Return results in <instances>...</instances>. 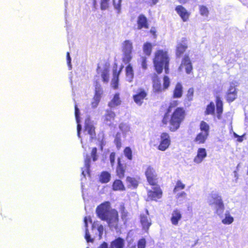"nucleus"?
Segmentation results:
<instances>
[{
    "mask_svg": "<svg viewBox=\"0 0 248 248\" xmlns=\"http://www.w3.org/2000/svg\"><path fill=\"white\" fill-rule=\"evenodd\" d=\"M185 116V111L182 108H178L173 112L170 120V130L174 131L177 130Z\"/></svg>",
    "mask_w": 248,
    "mask_h": 248,
    "instance_id": "3",
    "label": "nucleus"
},
{
    "mask_svg": "<svg viewBox=\"0 0 248 248\" xmlns=\"http://www.w3.org/2000/svg\"><path fill=\"white\" fill-rule=\"evenodd\" d=\"M85 238L87 242H93V239L90 236L88 228H86L85 229Z\"/></svg>",
    "mask_w": 248,
    "mask_h": 248,
    "instance_id": "49",
    "label": "nucleus"
},
{
    "mask_svg": "<svg viewBox=\"0 0 248 248\" xmlns=\"http://www.w3.org/2000/svg\"><path fill=\"white\" fill-rule=\"evenodd\" d=\"M137 23L138 26L137 29L138 30H140L142 28H149L147 19L146 17L142 14L139 15L137 19Z\"/></svg>",
    "mask_w": 248,
    "mask_h": 248,
    "instance_id": "15",
    "label": "nucleus"
},
{
    "mask_svg": "<svg viewBox=\"0 0 248 248\" xmlns=\"http://www.w3.org/2000/svg\"><path fill=\"white\" fill-rule=\"evenodd\" d=\"M101 78L104 83H107L109 81V72L108 69H104L101 74Z\"/></svg>",
    "mask_w": 248,
    "mask_h": 248,
    "instance_id": "40",
    "label": "nucleus"
},
{
    "mask_svg": "<svg viewBox=\"0 0 248 248\" xmlns=\"http://www.w3.org/2000/svg\"><path fill=\"white\" fill-rule=\"evenodd\" d=\"M194 93V89L191 88L188 89L187 93V97L189 101H191L192 99Z\"/></svg>",
    "mask_w": 248,
    "mask_h": 248,
    "instance_id": "51",
    "label": "nucleus"
},
{
    "mask_svg": "<svg viewBox=\"0 0 248 248\" xmlns=\"http://www.w3.org/2000/svg\"><path fill=\"white\" fill-rule=\"evenodd\" d=\"M94 87V94L91 103L92 107L93 108H96L98 105L103 93L102 88L98 81H95Z\"/></svg>",
    "mask_w": 248,
    "mask_h": 248,
    "instance_id": "5",
    "label": "nucleus"
},
{
    "mask_svg": "<svg viewBox=\"0 0 248 248\" xmlns=\"http://www.w3.org/2000/svg\"><path fill=\"white\" fill-rule=\"evenodd\" d=\"M157 80L156 78V92H161L167 89L170 86V81L169 78L167 76H164L163 78V88H162L160 84H157Z\"/></svg>",
    "mask_w": 248,
    "mask_h": 248,
    "instance_id": "24",
    "label": "nucleus"
},
{
    "mask_svg": "<svg viewBox=\"0 0 248 248\" xmlns=\"http://www.w3.org/2000/svg\"><path fill=\"white\" fill-rule=\"evenodd\" d=\"M155 192L149 191L148 192V196L149 197H154V195L155 194Z\"/></svg>",
    "mask_w": 248,
    "mask_h": 248,
    "instance_id": "60",
    "label": "nucleus"
},
{
    "mask_svg": "<svg viewBox=\"0 0 248 248\" xmlns=\"http://www.w3.org/2000/svg\"><path fill=\"white\" fill-rule=\"evenodd\" d=\"M208 136L206 134L200 132L197 135L194 141L198 144H203L205 142Z\"/></svg>",
    "mask_w": 248,
    "mask_h": 248,
    "instance_id": "31",
    "label": "nucleus"
},
{
    "mask_svg": "<svg viewBox=\"0 0 248 248\" xmlns=\"http://www.w3.org/2000/svg\"><path fill=\"white\" fill-rule=\"evenodd\" d=\"M97 149L96 147H93L92 149V151L91 153V155L92 157V159L93 161H95L98 159V155H97Z\"/></svg>",
    "mask_w": 248,
    "mask_h": 248,
    "instance_id": "44",
    "label": "nucleus"
},
{
    "mask_svg": "<svg viewBox=\"0 0 248 248\" xmlns=\"http://www.w3.org/2000/svg\"><path fill=\"white\" fill-rule=\"evenodd\" d=\"M104 221H107L110 227L117 228L119 221L118 211L115 209H111L110 212Z\"/></svg>",
    "mask_w": 248,
    "mask_h": 248,
    "instance_id": "6",
    "label": "nucleus"
},
{
    "mask_svg": "<svg viewBox=\"0 0 248 248\" xmlns=\"http://www.w3.org/2000/svg\"><path fill=\"white\" fill-rule=\"evenodd\" d=\"M114 142L117 148L119 150L122 147L121 140L119 137L116 136L114 139Z\"/></svg>",
    "mask_w": 248,
    "mask_h": 248,
    "instance_id": "47",
    "label": "nucleus"
},
{
    "mask_svg": "<svg viewBox=\"0 0 248 248\" xmlns=\"http://www.w3.org/2000/svg\"><path fill=\"white\" fill-rule=\"evenodd\" d=\"M169 117L168 116V114L167 113L165 114V115L164 116L163 119V120H162V123L163 124H166L168 123V121L169 120Z\"/></svg>",
    "mask_w": 248,
    "mask_h": 248,
    "instance_id": "57",
    "label": "nucleus"
},
{
    "mask_svg": "<svg viewBox=\"0 0 248 248\" xmlns=\"http://www.w3.org/2000/svg\"><path fill=\"white\" fill-rule=\"evenodd\" d=\"M140 221L142 227L145 230H148L151 225V223L146 215H141L140 216Z\"/></svg>",
    "mask_w": 248,
    "mask_h": 248,
    "instance_id": "28",
    "label": "nucleus"
},
{
    "mask_svg": "<svg viewBox=\"0 0 248 248\" xmlns=\"http://www.w3.org/2000/svg\"><path fill=\"white\" fill-rule=\"evenodd\" d=\"M133 49V44L131 41L129 40H125L122 46L123 52H132Z\"/></svg>",
    "mask_w": 248,
    "mask_h": 248,
    "instance_id": "30",
    "label": "nucleus"
},
{
    "mask_svg": "<svg viewBox=\"0 0 248 248\" xmlns=\"http://www.w3.org/2000/svg\"><path fill=\"white\" fill-rule=\"evenodd\" d=\"M187 48V44L185 38H183L182 42L178 43L176 46V55L180 57Z\"/></svg>",
    "mask_w": 248,
    "mask_h": 248,
    "instance_id": "14",
    "label": "nucleus"
},
{
    "mask_svg": "<svg viewBox=\"0 0 248 248\" xmlns=\"http://www.w3.org/2000/svg\"><path fill=\"white\" fill-rule=\"evenodd\" d=\"M127 165L125 161L120 157L117 159V164L116 167L115 172L116 176L120 179H122L125 176V173Z\"/></svg>",
    "mask_w": 248,
    "mask_h": 248,
    "instance_id": "7",
    "label": "nucleus"
},
{
    "mask_svg": "<svg viewBox=\"0 0 248 248\" xmlns=\"http://www.w3.org/2000/svg\"><path fill=\"white\" fill-rule=\"evenodd\" d=\"M77 125V135L80 138V131L81 130V126L79 123H78Z\"/></svg>",
    "mask_w": 248,
    "mask_h": 248,
    "instance_id": "56",
    "label": "nucleus"
},
{
    "mask_svg": "<svg viewBox=\"0 0 248 248\" xmlns=\"http://www.w3.org/2000/svg\"><path fill=\"white\" fill-rule=\"evenodd\" d=\"M234 136L235 137H238V136L236 133H234Z\"/></svg>",
    "mask_w": 248,
    "mask_h": 248,
    "instance_id": "63",
    "label": "nucleus"
},
{
    "mask_svg": "<svg viewBox=\"0 0 248 248\" xmlns=\"http://www.w3.org/2000/svg\"><path fill=\"white\" fill-rule=\"evenodd\" d=\"M209 125L206 122L204 121L201 122L200 124L201 132L209 135Z\"/></svg>",
    "mask_w": 248,
    "mask_h": 248,
    "instance_id": "34",
    "label": "nucleus"
},
{
    "mask_svg": "<svg viewBox=\"0 0 248 248\" xmlns=\"http://www.w3.org/2000/svg\"><path fill=\"white\" fill-rule=\"evenodd\" d=\"M200 14L202 16H208L209 14V11L208 8L204 6H200Z\"/></svg>",
    "mask_w": 248,
    "mask_h": 248,
    "instance_id": "43",
    "label": "nucleus"
},
{
    "mask_svg": "<svg viewBox=\"0 0 248 248\" xmlns=\"http://www.w3.org/2000/svg\"><path fill=\"white\" fill-rule=\"evenodd\" d=\"M119 212L121 214V217L124 224L127 223L129 220V214L126 210L124 204L122 203L119 206Z\"/></svg>",
    "mask_w": 248,
    "mask_h": 248,
    "instance_id": "16",
    "label": "nucleus"
},
{
    "mask_svg": "<svg viewBox=\"0 0 248 248\" xmlns=\"http://www.w3.org/2000/svg\"><path fill=\"white\" fill-rule=\"evenodd\" d=\"M145 175L148 182L151 185H155V179L154 175V169L150 167L147 169Z\"/></svg>",
    "mask_w": 248,
    "mask_h": 248,
    "instance_id": "22",
    "label": "nucleus"
},
{
    "mask_svg": "<svg viewBox=\"0 0 248 248\" xmlns=\"http://www.w3.org/2000/svg\"><path fill=\"white\" fill-rule=\"evenodd\" d=\"M110 174L108 171H103L99 176V180L102 183H107L110 180Z\"/></svg>",
    "mask_w": 248,
    "mask_h": 248,
    "instance_id": "33",
    "label": "nucleus"
},
{
    "mask_svg": "<svg viewBox=\"0 0 248 248\" xmlns=\"http://www.w3.org/2000/svg\"><path fill=\"white\" fill-rule=\"evenodd\" d=\"M79 110L78 107L77 105H75V117L76 119V121L77 123H79L80 122V117H79Z\"/></svg>",
    "mask_w": 248,
    "mask_h": 248,
    "instance_id": "46",
    "label": "nucleus"
},
{
    "mask_svg": "<svg viewBox=\"0 0 248 248\" xmlns=\"http://www.w3.org/2000/svg\"><path fill=\"white\" fill-rule=\"evenodd\" d=\"M124 240L120 237L116 238L110 243L111 248H124Z\"/></svg>",
    "mask_w": 248,
    "mask_h": 248,
    "instance_id": "20",
    "label": "nucleus"
},
{
    "mask_svg": "<svg viewBox=\"0 0 248 248\" xmlns=\"http://www.w3.org/2000/svg\"><path fill=\"white\" fill-rule=\"evenodd\" d=\"M170 143L169 135L167 133H163L161 135V141L158 148L159 150L164 151L169 147Z\"/></svg>",
    "mask_w": 248,
    "mask_h": 248,
    "instance_id": "11",
    "label": "nucleus"
},
{
    "mask_svg": "<svg viewBox=\"0 0 248 248\" xmlns=\"http://www.w3.org/2000/svg\"><path fill=\"white\" fill-rule=\"evenodd\" d=\"M116 154L115 152H111L109 155V160L112 166L115 163Z\"/></svg>",
    "mask_w": 248,
    "mask_h": 248,
    "instance_id": "52",
    "label": "nucleus"
},
{
    "mask_svg": "<svg viewBox=\"0 0 248 248\" xmlns=\"http://www.w3.org/2000/svg\"><path fill=\"white\" fill-rule=\"evenodd\" d=\"M183 67H185L186 72L188 74H190L192 70L193 67L192 63L188 55H185L184 58L183 59L179 69L181 70Z\"/></svg>",
    "mask_w": 248,
    "mask_h": 248,
    "instance_id": "12",
    "label": "nucleus"
},
{
    "mask_svg": "<svg viewBox=\"0 0 248 248\" xmlns=\"http://www.w3.org/2000/svg\"><path fill=\"white\" fill-rule=\"evenodd\" d=\"M116 116V114L112 110L107 109L106 111V113L104 116V121L107 123L108 122H112Z\"/></svg>",
    "mask_w": 248,
    "mask_h": 248,
    "instance_id": "29",
    "label": "nucleus"
},
{
    "mask_svg": "<svg viewBox=\"0 0 248 248\" xmlns=\"http://www.w3.org/2000/svg\"><path fill=\"white\" fill-rule=\"evenodd\" d=\"M235 83L232 82L230 84L229 87L227 92V100L229 102L233 101L237 97V91Z\"/></svg>",
    "mask_w": 248,
    "mask_h": 248,
    "instance_id": "10",
    "label": "nucleus"
},
{
    "mask_svg": "<svg viewBox=\"0 0 248 248\" xmlns=\"http://www.w3.org/2000/svg\"><path fill=\"white\" fill-rule=\"evenodd\" d=\"M225 217L222 220V222L224 224H230L233 221V218L227 212L225 213Z\"/></svg>",
    "mask_w": 248,
    "mask_h": 248,
    "instance_id": "37",
    "label": "nucleus"
},
{
    "mask_svg": "<svg viewBox=\"0 0 248 248\" xmlns=\"http://www.w3.org/2000/svg\"><path fill=\"white\" fill-rule=\"evenodd\" d=\"M186 194L185 192L184 191H183V192H181L180 193H177L176 196V198L177 199H179L181 197H184V198H186Z\"/></svg>",
    "mask_w": 248,
    "mask_h": 248,
    "instance_id": "55",
    "label": "nucleus"
},
{
    "mask_svg": "<svg viewBox=\"0 0 248 248\" xmlns=\"http://www.w3.org/2000/svg\"><path fill=\"white\" fill-rule=\"evenodd\" d=\"M234 177L236 178L235 181L236 182L237 179H238V174L237 172L236 171H234Z\"/></svg>",
    "mask_w": 248,
    "mask_h": 248,
    "instance_id": "61",
    "label": "nucleus"
},
{
    "mask_svg": "<svg viewBox=\"0 0 248 248\" xmlns=\"http://www.w3.org/2000/svg\"><path fill=\"white\" fill-rule=\"evenodd\" d=\"M185 188V185L180 180L177 181L173 192L174 193H176L180 190L184 189Z\"/></svg>",
    "mask_w": 248,
    "mask_h": 248,
    "instance_id": "38",
    "label": "nucleus"
},
{
    "mask_svg": "<svg viewBox=\"0 0 248 248\" xmlns=\"http://www.w3.org/2000/svg\"><path fill=\"white\" fill-rule=\"evenodd\" d=\"M183 87L181 83H177L175 87L173 93V97L174 98H179L182 96Z\"/></svg>",
    "mask_w": 248,
    "mask_h": 248,
    "instance_id": "25",
    "label": "nucleus"
},
{
    "mask_svg": "<svg viewBox=\"0 0 248 248\" xmlns=\"http://www.w3.org/2000/svg\"><path fill=\"white\" fill-rule=\"evenodd\" d=\"M175 11L180 16L183 21L186 22L188 20L189 14L184 7L181 5H178L176 7Z\"/></svg>",
    "mask_w": 248,
    "mask_h": 248,
    "instance_id": "17",
    "label": "nucleus"
},
{
    "mask_svg": "<svg viewBox=\"0 0 248 248\" xmlns=\"http://www.w3.org/2000/svg\"><path fill=\"white\" fill-rule=\"evenodd\" d=\"M121 104V100L120 98V94L119 93H116L112 99L108 102V106L110 108H114Z\"/></svg>",
    "mask_w": 248,
    "mask_h": 248,
    "instance_id": "23",
    "label": "nucleus"
},
{
    "mask_svg": "<svg viewBox=\"0 0 248 248\" xmlns=\"http://www.w3.org/2000/svg\"><path fill=\"white\" fill-rule=\"evenodd\" d=\"M84 221L85 226L86 228H88V222H87V219L86 217H85L84 218Z\"/></svg>",
    "mask_w": 248,
    "mask_h": 248,
    "instance_id": "59",
    "label": "nucleus"
},
{
    "mask_svg": "<svg viewBox=\"0 0 248 248\" xmlns=\"http://www.w3.org/2000/svg\"><path fill=\"white\" fill-rule=\"evenodd\" d=\"M187 0H178V1L182 3H185L187 1Z\"/></svg>",
    "mask_w": 248,
    "mask_h": 248,
    "instance_id": "62",
    "label": "nucleus"
},
{
    "mask_svg": "<svg viewBox=\"0 0 248 248\" xmlns=\"http://www.w3.org/2000/svg\"><path fill=\"white\" fill-rule=\"evenodd\" d=\"M85 131L87 132V133L90 136L91 140H93L96 137V133L95 131V127L94 126L90 124H86L84 127Z\"/></svg>",
    "mask_w": 248,
    "mask_h": 248,
    "instance_id": "27",
    "label": "nucleus"
},
{
    "mask_svg": "<svg viewBox=\"0 0 248 248\" xmlns=\"http://www.w3.org/2000/svg\"><path fill=\"white\" fill-rule=\"evenodd\" d=\"M90 166H91V158L88 156L87 155L86 158L84 159V170H83L82 171V174L85 176V171L88 174H90Z\"/></svg>",
    "mask_w": 248,
    "mask_h": 248,
    "instance_id": "32",
    "label": "nucleus"
},
{
    "mask_svg": "<svg viewBox=\"0 0 248 248\" xmlns=\"http://www.w3.org/2000/svg\"><path fill=\"white\" fill-rule=\"evenodd\" d=\"M146 240L142 238L140 239L138 242V248H145Z\"/></svg>",
    "mask_w": 248,
    "mask_h": 248,
    "instance_id": "48",
    "label": "nucleus"
},
{
    "mask_svg": "<svg viewBox=\"0 0 248 248\" xmlns=\"http://www.w3.org/2000/svg\"><path fill=\"white\" fill-rule=\"evenodd\" d=\"M141 59L142 67L144 69H146L147 68L146 58L145 57H141Z\"/></svg>",
    "mask_w": 248,
    "mask_h": 248,
    "instance_id": "54",
    "label": "nucleus"
},
{
    "mask_svg": "<svg viewBox=\"0 0 248 248\" xmlns=\"http://www.w3.org/2000/svg\"><path fill=\"white\" fill-rule=\"evenodd\" d=\"M152 50V45L151 43L146 42L143 46L144 53L148 56L150 55Z\"/></svg>",
    "mask_w": 248,
    "mask_h": 248,
    "instance_id": "36",
    "label": "nucleus"
},
{
    "mask_svg": "<svg viewBox=\"0 0 248 248\" xmlns=\"http://www.w3.org/2000/svg\"><path fill=\"white\" fill-rule=\"evenodd\" d=\"M125 156L129 159L132 160V154L131 148L129 147H126L125 148L124 151Z\"/></svg>",
    "mask_w": 248,
    "mask_h": 248,
    "instance_id": "42",
    "label": "nucleus"
},
{
    "mask_svg": "<svg viewBox=\"0 0 248 248\" xmlns=\"http://www.w3.org/2000/svg\"><path fill=\"white\" fill-rule=\"evenodd\" d=\"M147 93L143 88L138 89L136 93L133 95V98L135 102L138 105L140 106L146 98Z\"/></svg>",
    "mask_w": 248,
    "mask_h": 248,
    "instance_id": "8",
    "label": "nucleus"
},
{
    "mask_svg": "<svg viewBox=\"0 0 248 248\" xmlns=\"http://www.w3.org/2000/svg\"><path fill=\"white\" fill-rule=\"evenodd\" d=\"M182 215L181 211L178 209H174L171 214L170 221L174 225H177L178 222L182 219Z\"/></svg>",
    "mask_w": 248,
    "mask_h": 248,
    "instance_id": "13",
    "label": "nucleus"
},
{
    "mask_svg": "<svg viewBox=\"0 0 248 248\" xmlns=\"http://www.w3.org/2000/svg\"><path fill=\"white\" fill-rule=\"evenodd\" d=\"M126 182L128 188H136L139 185V182L136 178L129 176L126 177Z\"/></svg>",
    "mask_w": 248,
    "mask_h": 248,
    "instance_id": "26",
    "label": "nucleus"
},
{
    "mask_svg": "<svg viewBox=\"0 0 248 248\" xmlns=\"http://www.w3.org/2000/svg\"><path fill=\"white\" fill-rule=\"evenodd\" d=\"M178 105L177 101H172L170 102V106L168 109L167 113L170 112L171 111V109L175 107Z\"/></svg>",
    "mask_w": 248,
    "mask_h": 248,
    "instance_id": "53",
    "label": "nucleus"
},
{
    "mask_svg": "<svg viewBox=\"0 0 248 248\" xmlns=\"http://www.w3.org/2000/svg\"><path fill=\"white\" fill-rule=\"evenodd\" d=\"M108 7V0H101L100 8L102 10L107 9Z\"/></svg>",
    "mask_w": 248,
    "mask_h": 248,
    "instance_id": "45",
    "label": "nucleus"
},
{
    "mask_svg": "<svg viewBox=\"0 0 248 248\" xmlns=\"http://www.w3.org/2000/svg\"><path fill=\"white\" fill-rule=\"evenodd\" d=\"M208 204L214 208L216 214L222 217L224 210V205L221 196L216 192H212L207 197Z\"/></svg>",
    "mask_w": 248,
    "mask_h": 248,
    "instance_id": "2",
    "label": "nucleus"
},
{
    "mask_svg": "<svg viewBox=\"0 0 248 248\" xmlns=\"http://www.w3.org/2000/svg\"><path fill=\"white\" fill-rule=\"evenodd\" d=\"M169 57L167 51L159 50L156 52V72L160 74L164 68L166 74L169 72Z\"/></svg>",
    "mask_w": 248,
    "mask_h": 248,
    "instance_id": "1",
    "label": "nucleus"
},
{
    "mask_svg": "<svg viewBox=\"0 0 248 248\" xmlns=\"http://www.w3.org/2000/svg\"><path fill=\"white\" fill-rule=\"evenodd\" d=\"M162 194L161 189L156 185V199H160L162 197Z\"/></svg>",
    "mask_w": 248,
    "mask_h": 248,
    "instance_id": "50",
    "label": "nucleus"
},
{
    "mask_svg": "<svg viewBox=\"0 0 248 248\" xmlns=\"http://www.w3.org/2000/svg\"><path fill=\"white\" fill-rule=\"evenodd\" d=\"M207 156L205 149L199 148L197 151V155L194 159V162L197 164L201 163Z\"/></svg>",
    "mask_w": 248,
    "mask_h": 248,
    "instance_id": "18",
    "label": "nucleus"
},
{
    "mask_svg": "<svg viewBox=\"0 0 248 248\" xmlns=\"http://www.w3.org/2000/svg\"><path fill=\"white\" fill-rule=\"evenodd\" d=\"M66 58H67V62L68 63H70L71 62V58L70 56V54L68 52H67V53H66Z\"/></svg>",
    "mask_w": 248,
    "mask_h": 248,
    "instance_id": "58",
    "label": "nucleus"
},
{
    "mask_svg": "<svg viewBox=\"0 0 248 248\" xmlns=\"http://www.w3.org/2000/svg\"><path fill=\"white\" fill-rule=\"evenodd\" d=\"M122 61L125 64H130L129 62H131L132 56V52H123Z\"/></svg>",
    "mask_w": 248,
    "mask_h": 248,
    "instance_id": "35",
    "label": "nucleus"
},
{
    "mask_svg": "<svg viewBox=\"0 0 248 248\" xmlns=\"http://www.w3.org/2000/svg\"><path fill=\"white\" fill-rule=\"evenodd\" d=\"M215 111V105L212 102L207 106L205 114L206 115L213 114Z\"/></svg>",
    "mask_w": 248,
    "mask_h": 248,
    "instance_id": "41",
    "label": "nucleus"
},
{
    "mask_svg": "<svg viewBox=\"0 0 248 248\" xmlns=\"http://www.w3.org/2000/svg\"><path fill=\"white\" fill-rule=\"evenodd\" d=\"M151 32H153V34H155V31H151Z\"/></svg>",
    "mask_w": 248,
    "mask_h": 248,
    "instance_id": "64",
    "label": "nucleus"
},
{
    "mask_svg": "<svg viewBox=\"0 0 248 248\" xmlns=\"http://www.w3.org/2000/svg\"><path fill=\"white\" fill-rule=\"evenodd\" d=\"M112 189L114 191H125L126 189L123 182L120 179H116L113 181Z\"/></svg>",
    "mask_w": 248,
    "mask_h": 248,
    "instance_id": "19",
    "label": "nucleus"
},
{
    "mask_svg": "<svg viewBox=\"0 0 248 248\" xmlns=\"http://www.w3.org/2000/svg\"><path fill=\"white\" fill-rule=\"evenodd\" d=\"M110 203L109 202H104L98 205L95 212L97 216L102 220H105L111 211Z\"/></svg>",
    "mask_w": 248,
    "mask_h": 248,
    "instance_id": "4",
    "label": "nucleus"
},
{
    "mask_svg": "<svg viewBox=\"0 0 248 248\" xmlns=\"http://www.w3.org/2000/svg\"><path fill=\"white\" fill-rule=\"evenodd\" d=\"M222 103L219 100L217 99V118L218 119H220V114L222 112Z\"/></svg>",
    "mask_w": 248,
    "mask_h": 248,
    "instance_id": "39",
    "label": "nucleus"
},
{
    "mask_svg": "<svg viewBox=\"0 0 248 248\" xmlns=\"http://www.w3.org/2000/svg\"><path fill=\"white\" fill-rule=\"evenodd\" d=\"M124 68L123 65H121L119 70L117 69L113 68L112 70V78L111 81V86L113 89H117L119 86V76L122 72Z\"/></svg>",
    "mask_w": 248,
    "mask_h": 248,
    "instance_id": "9",
    "label": "nucleus"
},
{
    "mask_svg": "<svg viewBox=\"0 0 248 248\" xmlns=\"http://www.w3.org/2000/svg\"><path fill=\"white\" fill-rule=\"evenodd\" d=\"M125 76L126 80L129 82H132L134 78V72L133 67L131 64H128L125 67Z\"/></svg>",
    "mask_w": 248,
    "mask_h": 248,
    "instance_id": "21",
    "label": "nucleus"
}]
</instances>
